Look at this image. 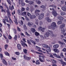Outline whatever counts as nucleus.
<instances>
[{
	"label": "nucleus",
	"instance_id": "obj_55",
	"mask_svg": "<svg viewBox=\"0 0 66 66\" xmlns=\"http://www.w3.org/2000/svg\"><path fill=\"white\" fill-rule=\"evenodd\" d=\"M18 12V14L19 15L20 14V11L19 10H18L17 11Z\"/></svg>",
	"mask_w": 66,
	"mask_h": 66
},
{
	"label": "nucleus",
	"instance_id": "obj_16",
	"mask_svg": "<svg viewBox=\"0 0 66 66\" xmlns=\"http://www.w3.org/2000/svg\"><path fill=\"white\" fill-rule=\"evenodd\" d=\"M48 28L49 29H52V30H54L55 29V28L54 27H53L52 25H51V26H49L48 27Z\"/></svg>",
	"mask_w": 66,
	"mask_h": 66
},
{
	"label": "nucleus",
	"instance_id": "obj_61",
	"mask_svg": "<svg viewBox=\"0 0 66 66\" xmlns=\"http://www.w3.org/2000/svg\"><path fill=\"white\" fill-rule=\"evenodd\" d=\"M21 5L23 6H24L25 5V4H24V3H21Z\"/></svg>",
	"mask_w": 66,
	"mask_h": 66
},
{
	"label": "nucleus",
	"instance_id": "obj_54",
	"mask_svg": "<svg viewBox=\"0 0 66 66\" xmlns=\"http://www.w3.org/2000/svg\"><path fill=\"white\" fill-rule=\"evenodd\" d=\"M13 31H14V33H15L16 34V32H17V30H16L15 29H13Z\"/></svg>",
	"mask_w": 66,
	"mask_h": 66
},
{
	"label": "nucleus",
	"instance_id": "obj_60",
	"mask_svg": "<svg viewBox=\"0 0 66 66\" xmlns=\"http://www.w3.org/2000/svg\"><path fill=\"white\" fill-rule=\"evenodd\" d=\"M27 42L28 44H30V45L31 44V42H30L29 40H27Z\"/></svg>",
	"mask_w": 66,
	"mask_h": 66
},
{
	"label": "nucleus",
	"instance_id": "obj_51",
	"mask_svg": "<svg viewBox=\"0 0 66 66\" xmlns=\"http://www.w3.org/2000/svg\"><path fill=\"white\" fill-rule=\"evenodd\" d=\"M12 36H11L10 35H9V37H8V38L9 39H12Z\"/></svg>",
	"mask_w": 66,
	"mask_h": 66
},
{
	"label": "nucleus",
	"instance_id": "obj_42",
	"mask_svg": "<svg viewBox=\"0 0 66 66\" xmlns=\"http://www.w3.org/2000/svg\"><path fill=\"white\" fill-rule=\"evenodd\" d=\"M30 42H31V43H32L33 44H34V45H35V44H36V43L32 40H30Z\"/></svg>",
	"mask_w": 66,
	"mask_h": 66
},
{
	"label": "nucleus",
	"instance_id": "obj_13",
	"mask_svg": "<svg viewBox=\"0 0 66 66\" xmlns=\"http://www.w3.org/2000/svg\"><path fill=\"white\" fill-rule=\"evenodd\" d=\"M17 47L18 49H19V50H20V49H21V47L20 44H18L17 45Z\"/></svg>",
	"mask_w": 66,
	"mask_h": 66
},
{
	"label": "nucleus",
	"instance_id": "obj_33",
	"mask_svg": "<svg viewBox=\"0 0 66 66\" xmlns=\"http://www.w3.org/2000/svg\"><path fill=\"white\" fill-rule=\"evenodd\" d=\"M5 20L6 21H7V22H9V20H8V18H7V17L6 16L5 18Z\"/></svg>",
	"mask_w": 66,
	"mask_h": 66
},
{
	"label": "nucleus",
	"instance_id": "obj_15",
	"mask_svg": "<svg viewBox=\"0 0 66 66\" xmlns=\"http://www.w3.org/2000/svg\"><path fill=\"white\" fill-rule=\"evenodd\" d=\"M9 9H10V10L11 11H12V10H13V9H14V7L13 5H12V7L11 5H9Z\"/></svg>",
	"mask_w": 66,
	"mask_h": 66
},
{
	"label": "nucleus",
	"instance_id": "obj_27",
	"mask_svg": "<svg viewBox=\"0 0 66 66\" xmlns=\"http://www.w3.org/2000/svg\"><path fill=\"white\" fill-rule=\"evenodd\" d=\"M34 3V2L32 1H29V4H30V5H32L33 3Z\"/></svg>",
	"mask_w": 66,
	"mask_h": 66
},
{
	"label": "nucleus",
	"instance_id": "obj_21",
	"mask_svg": "<svg viewBox=\"0 0 66 66\" xmlns=\"http://www.w3.org/2000/svg\"><path fill=\"white\" fill-rule=\"evenodd\" d=\"M36 2L38 4H40L41 3V2L40 1H39V0H36Z\"/></svg>",
	"mask_w": 66,
	"mask_h": 66
},
{
	"label": "nucleus",
	"instance_id": "obj_43",
	"mask_svg": "<svg viewBox=\"0 0 66 66\" xmlns=\"http://www.w3.org/2000/svg\"><path fill=\"white\" fill-rule=\"evenodd\" d=\"M9 21L10 22H11V23H13V21H12V19H11L10 18H9Z\"/></svg>",
	"mask_w": 66,
	"mask_h": 66
},
{
	"label": "nucleus",
	"instance_id": "obj_48",
	"mask_svg": "<svg viewBox=\"0 0 66 66\" xmlns=\"http://www.w3.org/2000/svg\"><path fill=\"white\" fill-rule=\"evenodd\" d=\"M27 16H29V17H30V16H31V14L29 12H28L27 13Z\"/></svg>",
	"mask_w": 66,
	"mask_h": 66
},
{
	"label": "nucleus",
	"instance_id": "obj_63",
	"mask_svg": "<svg viewBox=\"0 0 66 66\" xmlns=\"http://www.w3.org/2000/svg\"><path fill=\"white\" fill-rule=\"evenodd\" d=\"M26 34L27 35V36H30V35L29 34H28V32H25Z\"/></svg>",
	"mask_w": 66,
	"mask_h": 66
},
{
	"label": "nucleus",
	"instance_id": "obj_44",
	"mask_svg": "<svg viewBox=\"0 0 66 66\" xmlns=\"http://www.w3.org/2000/svg\"><path fill=\"white\" fill-rule=\"evenodd\" d=\"M15 54H16V55H18L19 54H20V53L19 52H15Z\"/></svg>",
	"mask_w": 66,
	"mask_h": 66
},
{
	"label": "nucleus",
	"instance_id": "obj_50",
	"mask_svg": "<svg viewBox=\"0 0 66 66\" xmlns=\"http://www.w3.org/2000/svg\"><path fill=\"white\" fill-rule=\"evenodd\" d=\"M60 56H62V57H64V56L63 55V53L62 52H61L60 54Z\"/></svg>",
	"mask_w": 66,
	"mask_h": 66
},
{
	"label": "nucleus",
	"instance_id": "obj_41",
	"mask_svg": "<svg viewBox=\"0 0 66 66\" xmlns=\"http://www.w3.org/2000/svg\"><path fill=\"white\" fill-rule=\"evenodd\" d=\"M35 23L37 24V25H38V20L37 19L36 20V22Z\"/></svg>",
	"mask_w": 66,
	"mask_h": 66
},
{
	"label": "nucleus",
	"instance_id": "obj_37",
	"mask_svg": "<svg viewBox=\"0 0 66 66\" xmlns=\"http://www.w3.org/2000/svg\"><path fill=\"white\" fill-rule=\"evenodd\" d=\"M62 23V22L61 21H59L57 22V23L58 24H61Z\"/></svg>",
	"mask_w": 66,
	"mask_h": 66
},
{
	"label": "nucleus",
	"instance_id": "obj_1",
	"mask_svg": "<svg viewBox=\"0 0 66 66\" xmlns=\"http://www.w3.org/2000/svg\"><path fill=\"white\" fill-rule=\"evenodd\" d=\"M49 7H51H51H53L52 8H50V10H52V11H53L52 12V14L54 16V17H56L57 14V13H56V12L55 11H54V9L53 7H55V9H56V6L55 5H50Z\"/></svg>",
	"mask_w": 66,
	"mask_h": 66
},
{
	"label": "nucleus",
	"instance_id": "obj_19",
	"mask_svg": "<svg viewBox=\"0 0 66 66\" xmlns=\"http://www.w3.org/2000/svg\"><path fill=\"white\" fill-rule=\"evenodd\" d=\"M28 26H29V27H31V26H32L33 23L32 22H29L28 23Z\"/></svg>",
	"mask_w": 66,
	"mask_h": 66
},
{
	"label": "nucleus",
	"instance_id": "obj_5",
	"mask_svg": "<svg viewBox=\"0 0 66 66\" xmlns=\"http://www.w3.org/2000/svg\"><path fill=\"white\" fill-rule=\"evenodd\" d=\"M6 12L7 13V16L8 17V18H10L11 16V12H10V10H7Z\"/></svg>",
	"mask_w": 66,
	"mask_h": 66
},
{
	"label": "nucleus",
	"instance_id": "obj_49",
	"mask_svg": "<svg viewBox=\"0 0 66 66\" xmlns=\"http://www.w3.org/2000/svg\"><path fill=\"white\" fill-rule=\"evenodd\" d=\"M8 45H7L6 44L5 46V49H6V48H7Z\"/></svg>",
	"mask_w": 66,
	"mask_h": 66
},
{
	"label": "nucleus",
	"instance_id": "obj_28",
	"mask_svg": "<svg viewBox=\"0 0 66 66\" xmlns=\"http://www.w3.org/2000/svg\"><path fill=\"white\" fill-rule=\"evenodd\" d=\"M60 12L61 13V15H64L65 14V13L64 12H62V11H61V10L60 11Z\"/></svg>",
	"mask_w": 66,
	"mask_h": 66
},
{
	"label": "nucleus",
	"instance_id": "obj_57",
	"mask_svg": "<svg viewBox=\"0 0 66 66\" xmlns=\"http://www.w3.org/2000/svg\"><path fill=\"white\" fill-rule=\"evenodd\" d=\"M39 24L40 26H41V25H42V24H43V22H42V21H40V22Z\"/></svg>",
	"mask_w": 66,
	"mask_h": 66
},
{
	"label": "nucleus",
	"instance_id": "obj_47",
	"mask_svg": "<svg viewBox=\"0 0 66 66\" xmlns=\"http://www.w3.org/2000/svg\"><path fill=\"white\" fill-rule=\"evenodd\" d=\"M45 30V28H43L41 30V32H44V30Z\"/></svg>",
	"mask_w": 66,
	"mask_h": 66
},
{
	"label": "nucleus",
	"instance_id": "obj_20",
	"mask_svg": "<svg viewBox=\"0 0 66 66\" xmlns=\"http://www.w3.org/2000/svg\"><path fill=\"white\" fill-rule=\"evenodd\" d=\"M39 60L41 62H44L45 61V59H42L40 57L39 58Z\"/></svg>",
	"mask_w": 66,
	"mask_h": 66
},
{
	"label": "nucleus",
	"instance_id": "obj_64",
	"mask_svg": "<svg viewBox=\"0 0 66 66\" xmlns=\"http://www.w3.org/2000/svg\"><path fill=\"white\" fill-rule=\"evenodd\" d=\"M3 22L4 23V24H6V22L5 21V20H3Z\"/></svg>",
	"mask_w": 66,
	"mask_h": 66
},
{
	"label": "nucleus",
	"instance_id": "obj_10",
	"mask_svg": "<svg viewBox=\"0 0 66 66\" xmlns=\"http://www.w3.org/2000/svg\"><path fill=\"white\" fill-rule=\"evenodd\" d=\"M47 50H46L47 52H50L51 51V48L50 47L47 46V47H46Z\"/></svg>",
	"mask_w": 66,
	"mask_h": 66
},
{
	"label": "nucleus",
	"instance_id": "obj_56",
	"mask_svg": "<svg viewBox=\"0 0 66 66\" xmlns=\"http://www.w3.org/2000/svg\"><path fill=\"white\" fill-rule=\"evenodd\" d=\"M2 12H4V13H5V10H3V9H2L1 10Z\"/></svg>",
	"mask_w": 66,
	"mask_h": 66
},
{
	"label": "nucleus",
	"instance_id": "obj_31",
	"mask_svg": "<svg viewBox=\"0 0 66 66\" xmlns=\"http://www.w3.org/2000/svg\"><path fill=\"white\" fill-rule=\"evenodd\" d=\"M24 29L25 31L27 30V26L26 25H23Z\"/></svg>",
	"mask_w": 66,
	"mask_h": 66
},
{
	"label": "nucleus",
	"instance_id": "obj_52",
	"mask_svg": "<svg viewBox=\"0 0 66 66\" xmlns=\"http://www.w3.org/2000/svg\"><path fill=\"white\" fill-rule=\"evenodd\" d=\"M25 10V9L24 8L22 7V9H21V11L22 12L24 11Z\"/></svg>",
	"mask_w": 66,
	"mask_h": 66
},
{
	"label": "nucleus",
	"instance_id": "obj_59",
	"mask_svg": "<svg viewBox=\"0 0 66 66\" xmlns=\"http://www.w3.org/2000/svg\"><path fill=\"white\" fill-rule=\"evenodd\" d=\"M62 51H64V52H66V49L65 48H64L63 49H62Z\"/></svg>",
	"mask_w": 66,
	"mask_h": 66
},
{
	"label": "nucleus",
	"instance_id": "obj_25",
	"mask_svg": "<svg viewBox=\"0 0 66 66\" xmlns=\"http://www.w3.org/2000/svg\"><path fill=\"white\" fill-rule=\"evenodd\" d=\"M35 34L36 36H38L39 35V33L37 32H36L35 33Z\"/></svg>",
	"mask_w": 66,
	"mask_h": 66
},
{
	"label": "nucleus",
	"instance_id": "obj_40",
	"mask_svg": "<svg viewBox=\"0 0 66 66\" xmlns=\"http://www.w3.org/2000/svg\"><path fill=\"white\" fill-rule=\"evenodd\" d=\"M40 12V11L39 10H36L35 11V13L36 14V13H39Z\"/></svg>",
	"mask_w": 66,
	"mask_h": 66
},
{
	"label": "nucleus",
	"instance_id": "obj_26",
	"mask_svg": "<svg viewBox=\"0 0 66 66\" xmlns=\"http://www.w3.org/2000/svg\"><path fill=\"white\" fill-rule=\"evenodd\" d=\"M31 30L32 33H34L35 31H36V30L34 28H32L31 29Z\"/></svg>",
	"mask_w": 66,
	"mask_h": 66
},
{
	"label": "nucleus",
	"instance_id": "obj_35",
	"mask_svg": "<svg viewBox=\"0 0 66 66\" xmlns=\"http://www.w3.org/2000/svg\"><path fill=\"white\" fill-rule=\"evenodd\" d=\"M23 51L24 53H26V54L27 53V50L26 49H24L23 50Z\"/></svg>",
	"mask_w": 66,
	"mask_h": 66
},
{
	"label": "nucleus",
	"instance_id": "obj_14",
	"mask_svg": "<svg viewBox=\"0 0 66 66\" xmlns=\"http://www.w3.org/2000/svg\"><path fill=\"white\" fill-rule=\"evenodd\" d=\"M62 9L63 11H64V12H65L66 11V6H63L62 7Z\"/></svg>",
	"mask_w": 66,
	"mask_h": 66
},
{
	"label": "nucleus",
	"instance_id": "obj_53",
	"mask_svg": "<svg viewBox=\"0 0 66 66\" xmlns=\"http://www.w3.org/2000/svg\"><path fill=\"white\" fill-rule=\"evenodd\" d=\"M30 11L31 12H32L34 11V8H30Z\"/></svg>",
	"mask_w": 66,
	"mask_h": 66
},
{
	"label": "nucleus",
	"instance_id": "obj_34",
	"mask_svg": "<svg viewBox=\"0 0 66 66\" xmlns=\"http://www.w3.org/2000/svg\"><path fill=\"white\" fill-rule=\"evenodd\" d=\"M40 8H42V9H46V6H44V5H42L40 6Z\"/></svg>",
	"mask_w": 66,
	"mask_h": 66
},
{
	"label": "nucleus",
	"instance_id": "obj_18",
	"mask_svg": "<svg viewBox=\"0 0 66 66\" xmlns=\"http://www.w3.org/2000/svg\"><path fill=\"white\" fill-rule=\"evenodd\" d=\"M58 43H59L61 45H65V43H63L62 42H61L60 41H58Z\"/></svg>",
	"mask_w": 66,
	"mask_h": 66
},
{
	"label": "nucleus",
	"instance_id": "obj_4",
	"mask_svg": "<svg viewBox=\"0 0 66 66\" xmlns=\"http://www.w3.org/2000/svg\"><path fill=\"white\" fill-rule=\"evenodd\" d=\"M64 27L65 24L63 23L60 27V28L61 29V31L62 33H64L65 32V30L63 28Z\"/></svg>",
	"mask_w": 66,
	"mask_h": 66
},
{
	"label": "nucleus",
	"instance_id": "obj_58",
	"mask_svg": "<svg viewBox=\"0 0 66 66\" xmlns=\"http://www.w3.org/2000/svg\"><path fill=\"white\" fill-rule=\"evenodd\" d=\"M39 57H42V59H43V60H44V59H44V57H45V56H43V57L42 56L40 55H39Z\"/></svg>",
	"mask_w": 66,
	"mask_h": 66
},
{
	"label": "nucleus",
	"instance_id": "obj_22",
	"mask_svg": "<svg viewBox=\"0 0 66 66\" xmlns=\"http://www.w3.org/2000/svg\"><path fill=\"white\" fill-rule=\"evenodd\" d=\"M17 39V36L15 35L14 38V41H16Z\"/></svg>",
	"mask_w": 66,
	"mask_h": 66
},
{
	"label": "nucleus",
	"instance_id": "obj_9",
	"mask_svg": "<svg viewBox=\"0 0 66 66\" xmlns=\"http://www.w3.org/2000/svg\"><path fill=\"white\" fill-rule=\"evenodd\" d=\"M58 61L59 62H60L63 65H66V62H65L63 61L62 60L60 59H59Z\"/></svg>",
	"mask_w": 66,
	"mask_h": 66
},
{
	"label": "nucleus",
	"instance_id": "obj_11",
	"mask_svg": "<svg viewBox=\"0 0 66 66\" xmlns=\"http://www.w3.org/2000/svg\"><path fill=\"white\" fill-rule=\"evenodd\" d=\"M57 19L61 21H62V20L64 19V18L61 16H58Z\"/></svg>",
	"mask_w": 66,
	"mask_h": 66
},
{
	"label": "nucleus",
	"instance_id": "obj_38",
	"mask_svg": "<svg viewBox=\"0 0 66 66\" xmlns=\"http://www.w3.org/2000/svg\"><path fill=\"white\" fill-rule=\"evenodd\" d=\"M5 53L6 55H7V56H9V53L8 52H5Z\"/></svg>",
	"mask_w": 66,
	"mask_h": 66
},
{
	"label": "nucleus",
	"instance_id": "obj_6",
	"mask_svg": "<svg viewBox=\"0 0 66 66\" xmlns=\"http://www.w3.org/2000/svg\"><path fill=\"white\" fill-rule=\"evenodd\" d=\"M44 13H42L39 16V19L40 20L44 18Z\"/></svg>",
	"mask_w": 66,
	"mask_h": 66
},
{
	"label": "nucleus",
	"instance_id": "obj_3",
	"mask_svg": "<svg viewBox=\"0 0 66 66\" xmlns=\"http://www.w3.org/2000/svg\"><path fill=\"white\" fill-rule=\"evenodd\" d=\"M22 39L23 40V41H21V45H22V46L24 47H25V46H26V47H28V46L27 45V44L26 43V39H25L24 38L23 39Z\"/></svg>",
	"mask_w": 66,
	"mask_h": 66
},
{
	"label": "nucleus",
	"instance_id": "obj_30",
	"mask_svg": "<svg viewBox=\"0 0 66 66\" xmlns=\"http://www.w3.org/2000/svg\"><path fill=\"white\" fill-rule=\"evenodd\" d=\"M42 46L44 48H47L48 46V45L45 44H42Z\"/></svg>",
	"mask_w": 66,
	"mask_h": 66
},
{
	"label": "nucleus",
	"instance_id": "obj_23",
	"mask_svg": "<svg viewBox=\"0 0 66 66\" xmlns=\"http://www.w3.org/2000/svg\"><path fill=\"white\" fill-rule=\"evenodd\" d=\"M53 50L55 52L57 53H59V50L57 49H54Z\"/></svg>",
	"mask_w": 66,
	"mask_h": 66
},
{
	"label": "nucleus",
	"instance_id": "obj_2",
	"mask_svg": "<svg viewBox=\"0 0 66 66\" xmlns=\"http://www.w3.org/2000/svg\"><path fill=\"white\" fill-rule=\"evenodd\" d=\"M48 32H47L45 33V38L47 37H48L50 35V34L52 36H53L54 35H53V32L52 31H51L48 30Z\"/></svg>",
	"mask_w": 66,
	"mask_h": 66
},
{
	"label": "nucleus",
	"instance_id": "obj_12",
	"mask_svg": "<svg viewBox=\"0 0 66 66\" xmlns=\"http://www.w3.org/2000/svg\"><path fill=\"white\" fill-rule=\"evenodd\" d=\"M51 26L52 27H55L56 26V23L55 22H53V23L51 24Z\"/></svg>",
	"mask_w": 66,
	"mask_h": 66
},
{
	"label": "nucleus",
	"instance_id": "obj_7",
	"mask_svg": "<svg viewBox=\"0 0 66 66\" xmlns=\"http://www.w3.org/2000/svg\"><path fill=\"white\" fill-rule=\"evenodd\" d=\"M24 59L25 60H26L27 61H29V60H30L31 59V57H28L26 55H24Z\"/></svg>",
	"mask_w": 66,
	"mask_h": 66
},
{
	"label": "nucleus",
	"instance_id": "obj_29",
	"mask_svg": "<svg viewBox=\"0 0 66 66\" xmlns=\"http://www.w3.org/2000/svg\"><path fill=\"white\" fill-rule=\"evenodd\" d=\"M26 14H27V12H24L22 13V16H26Z\"/></svg>",
	"mask_w": 66,
	"mask_h": 66
},
{
	"label": "nucleus",
	"instance_id": "obj_36",
	"mask_svg": "<svg viewBox=\"0 0 66 66\" xmlns=\"http://www.w3.org/2000/svg\"><path fill=\"white\" fill-rule=\"evenodd\" d=\"M7 1L9 4H10V5H11V2L10 0H7Z\"/></svg>",
	"mask_w": 66,
	"mask_h": 66
},
{
	"label": "nucleus",
	"instance_id": "obj_17",
	"mask_svg": "<svg viewBox=\"0 0 66 66\" xmlns=\"http://www.w3.org/2000/svg\"><path fill=\"white\" fill-rule=\"evenodd\" d=\"M59 47V45L57 44L53 46V47L55 48H57Z\"/></svg>",
	"mask_w": 66,
	"mask_h": 66
},
{
	"label": "nucleus",
	"instance_id": "obj_45",
	"mask_svg": "<svg viewBox=\"0 0 66 66\" xmlns=\"http://www.w3.org/2000/svg\"><path fill=\"white\" fill-rule=\"evenodd\" d=\"M0 55L1 58V60H3V55H2V54H1Z\"/></svg>",
	"mask_w": 66,
	"mask_h": 66
},
{
	"label": "nucleus",
	"instance_id": "obj_62",
	"mask_svg": "<svg viewBox=\"0 0 66 66\" xmlns=\"http://www.w3.org/2000/svg\"><path fill=\"white\" fill-rule=\"evenodd\" d=\"M50 57H52V58H53V59H54V57H53V56L52 55H50Z\"/></svg>",
	"mask_w": 66,
	"mask_h": 66
},
{
	"label": "nucleus",
	"instance_id": "obj_8",
	"mask_svg": "<svg viewBox=\"0 0 66 66\" xmlns=\"http://www.w3.org/2000/svg\"><path fill=\"white\" fill-rule=\"evenodd\" d=\"M45 19V20H47L48 22H51V19H50L49 17H46Z\"/></svg>",
	"mask_w": 66,
	"mask_h": 66
},
{
	"label": "nucleus",
	"instance_id": "obj_39",
	"mask_svg": "<svg viewBox=\"0 0 66 66\" xmlns=\"http://www.w3.org/2000/svg\"><path fill=\"white\" fill-rule=\"evenodd\" d=\"M52 62L53 64H56V61L54 60L53 59L52 60Z\"/></svg>",
	"mask_w": 66,
	"mask_h": 66
},
{
	"label": "nucleus",
	"instance_id": "obj_32",
	"mask_svg": "<svg viewBox=\"0 0 66 66\" xmlns=\"http://www.w3.org/2000/svg\"><path fill=\"white\" fill-rule=\"evenodd\" d=\"M36 65H39V64H40V62H39V61L38 60L36 62Z\"/></svg>",
	"mask_w": 66,
	"mask_h": 66
},
{
	"label": "nucleus",
	"instance_id": "obj_46",
	"mask_svg": "<svg viewBox=\"0 0 66 66\" xmlns=\"http://www.w3.org/2000/svg\"><path fill=\"white\" fill-rule=\"evenodd\" d=\"M17 29L18 31H19V32H20L21 31V30L20 29V28L18 27H17Z\"/></svg>",
	"mask_w": 66,
	"mask_h": 66
},
{
	"label": "nucleus",
	"instance_id": "obj_24",
	"mask_svg": "<svg viewBox=\"0 0 66 66\" xmlns=\"http://www.w3.org/2000/svg\"><path fill=\"white\" fill-rule=\"evenodd\" d=\"M3 62L4 64L5 65H7V62H6V61L5 60H4V59L3 60Z\"/></svg>",
	"mask_w": 66,
	"mask_h": 66
}]
</instances>
